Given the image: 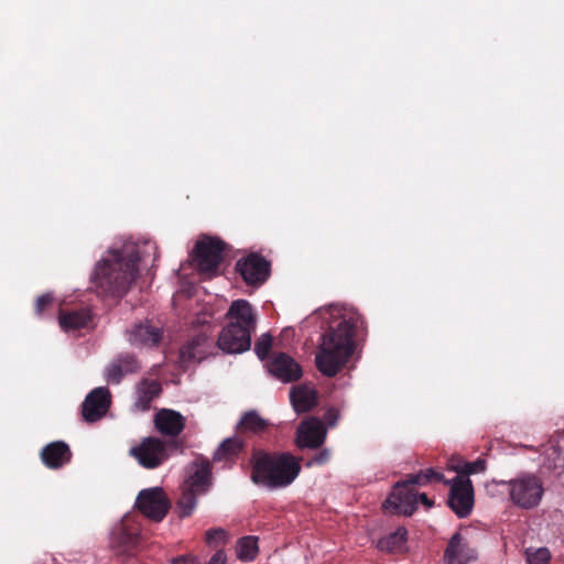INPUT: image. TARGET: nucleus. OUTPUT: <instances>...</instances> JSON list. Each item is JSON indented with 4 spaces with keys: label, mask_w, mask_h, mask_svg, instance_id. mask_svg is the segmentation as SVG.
Wrapping results in <instances>:
<instances>
[{
    "label": "nucleus",
    "mask_w": 564,
    "mask_h": 564,
    "mask_svg": "<svg viewBox=\"0 0 564 564\" xmlns=\"http://www.w3.org/2000/svg\"><path fill=\"white\" fill-rule=\"evenodd\" d=\"M323 318H339L336 326H330L321 337L315 357L317 369L326 377H335L348 362L355 351V332L360 316L352 310L330 305L317 312Z\"/></svg>",
    "instance_id": "f257e3e1"
},
{
    "label": "nucleus",
    "mask_w": 564,
    "mask_h": 564,
    "mask_svg": "<svg viewBox=\"0 0 564 564\" xmlns=\"http://www.w3.org/2000/svg\"><path fill=\"white\" fill-rule=\"evenodd\" d=\"M141 259L138 245L124 240L110 247L96 264L94 282L105 294L122 296L135 281Z\"/></svg>",
    "instance_id": "f03ea898"
},
{
    "label": "nucleus",
    "mask_w": 564,
    "mask_h": 564,
    "mask_svg": "<svg viewBox=\"0 0 564 564\" xmlns=\"http://www.w3.org/2000/svg\"><path fill=\"white\" fill-rule=\"evenodd\" d=\"M301 470L294 456L282 454H258L253 457L252 481L270 489L286 487Z\"/></svg>",
    "instance_id": "7ed1b4c3"
},
{
    "label": "nucleus",
    "mask_w": 564,
    "mask_h": 564,
    "mask_svg": "<svg viewBox=\"0 0 564 564\" xmlns=\"http://www.w3.org/2000/svg\"><path fill=\"white\" fill-rule=\"evenodd\" d=\"M508 492L510 502L517 508L532 510L536 508L544 495V484L534 473L522 471L509 480H495Z\"/></svg>",
    "instance_id": "20e7f679"
},
{
    "label": "nucleus",
    "mask_w": 564,
    "mask_h": 564,
    "mask_svg": "<svg viewBox=\"0 0 564 564\" xmlns=\"http://www.w3.org/2000/svg\"><path fill=\"white\" fill-rule=\"evenodd\" d=\"M170 443L159 437H145L137 446L129 449L139 465L148 469H154L169 458Z\"/></svg>",
    "instance_id": "39448f33"
},
{
    "label": "nucleus",
    "mask_w": 564,
    "mask_h": 564,
    "mask_svg": "<svg viewBox=\"0 0 564 564\" xmlns=\"http://www.w3.org/2000/svg\"><path fill=\"white\" fill-rule=\"evenodd\" d=\"M224 248V242L217 238L204 237L197 241L194 252L200 273L207 276L217 273Z\"/></svg>",
    "instance_id": "423d86ee"
},
{
    "label": "nucleus",
    "mask_w": 564,
    "mask_h": 564,
    "mask_svg": "<svg viewBox=\"0 0 564 564\" xmlns=\"http://www.w3.org/2000/svg\"><path fill=\"white\" fill-rule=\"evenodd\" d=\"M135 507L144 517L160 522L166 516L170 502L161 487H151L139 492Z\"/></svg>",
    "instance_id": "0eeeda50"
},
{
    "label": "nucleus",
    "mask_w": 564,
    "mask_h": 564,
    "mask_svg": "<svg viewBox=\"0 0 564 564\" xmlns=\"http://www.w3.org/2000/svg\"><path fill=\"white\" fill-rule=\"evenodd\" d=\"M140 529L133 514H126L110 531L109 543L118 554H128L139 539Z\"/></svg>",
    "instance_id": "6e6552de"
},
{
    "label": "nucleus",
    "mask_w": 564,
    "mask_h": 564,
    "mask_svg": "<svg viewBox=\"0 0 564 564\" xmlns=\"http://www.w3.org/2000/svg\"><path fill=\"white\" fill-rule=\"evenodd\" d=\"M451 486L448 505L459 518H466L474 507V488L468 477H454L446 481Z\"/></svg>",
    "instance_id": "1a4fd4ad"
},
{
    "label": "nucleus",
    "mask_w": 564,
    "mask_h": 564,
    "mask_svg": "<svg viewBox=\"0 0 564 564\" xmlns=\"http://www.w3.org/2000/svg\"><path fill=\"white\" fill-rule=\"evenodd\" d=\"M410 478L397 484L383 503V508L392 513L411 516L417 506L416 492L410 487Z\"/></svg>",
    "instance_id": "9d476101"
},
{
    "label": "nucleus",
    "mask_w": 564,
    "mask_h": 564,
    "mask_svg": "<svg viewBox=\"0 0 564 564\" xmlns=\"http://www.w3.org/2000/svg\"><path fill=\"white\" fill-rule=\"evenodd\" d=\"M236 270L248 285L263 284L270 274V263L257 253H250L236 263Z\"/></svg>",
    "instance_id": "9b49d317"
},
{
    "label": "nucleus",
    "mask_w": 564,
    "mask_h": 564,
    "mask_svg": "<svg viewBox=\"0 0 564 564\" xmlns=\"http://www.w3.org/2000/svg\"><path fill=\"white\" fill-rule=\"evenodd\" d=\"M217 345L226 354H241L251 346V333L236 328L234 325L224 327L218 336Z\"/></svg>",
    "instance_id": "f8f14e48"
},
{
    "label": "nucleus",
    "mask_w": 564,
    "mask_h": 564,
    "mask_svg": "<svg viewBox=\"0 0 564 564\" xmlns=\"http://www.w3.org/2000/svg\"><path fill=\"white\" fill-rule=\"evenodd\" d=\"M327 430L317 417L304 420L296 431V444L300 448H317L324 444Z\"/></svg>",
    "instance_id": "ddd939ff"
},
{
    "label": "nucleus",
    "mask_w": 564,
    "mask_h": 564,
    "mask_svg": "<svg viewBox=\"0 0 564 564\" xmlns=\"http://www.w3.org/2000/svg\"><path fill=\"white\" fill-rule=\"evenodd\" d=\"M226 318L227 325H234L251 334L256 330L257 314L247 300H235L226 313Z\"/></svg>",
    "instance_id": "4468645a"
},
{
    "label": "nucleus",
    "mask_w": 564,
    "mask_h": 564,
    "mask_svg": "<svg viewBox=\"0 0 564 564\" xmlns=\"http://www.w3.org/2000/svg\"><path fill=\"white\" fill-rule=\"evenodd\" d=\"M110 392L105 387L91 390L83 402V416L87 422L101 419L110 406Z\"/></svg>",
    "instance_id": "2eb2a0df"
},
{
    "label": "nucleus",
    "mask_w": 564,
    "mask_h": 564,
    "mask_svg": "<svg viewBox=\"0 0 564 564\" xmlns=\"http://www.w3.org/2000/svg\"><path fill=\"white\" fill-rule=\"evenodd\" d=\"M269 372L279 381L289 383L302 377L301 366L288 354H275L268 364Z\"/></svg>",
    "instance_id": "dca6fc26"
},
{
    "label": "nucleus",
    "mask_w": 564,
    "mask_h": 564,
    "mask_svg": "<svg viewBox=\"0 0 564 564\" xmlns=\"http://www.w3.org/2000/svg\"><path fill=\"white\" fill-rule=\"evenodd\" d=\"M477 558V552L473 549L467 539L456 532L448 541L444 553L445 564H469Z\"/></svg>",
    "instance_id": "f3484780"
},
{
    "label": "nucleus",
    "mask_w": 564,
    "mask_h": 564,
    "mask_svg": "<svg viewBox=\"0 0 564 564\" xmlns=\"http://www.w3.org/2000/svg\"><path fill=\"white\" fill-rule=\"evenodd\" d=\"M127 340L135 347H156L162 339V330L149 323H140L126 330Z\"/></svg>",
    "instance_id": "a211bd4d"
},
{
    "label": "nucleus",
    "mask_w": 564,
    "mask_h": 564,
    "mask_svg": "<svg viewBox=\"0 0 564 564\" xmlns=\"http://www.w3.org/2000/svg\"><path fill=\"white\" fill-rule=\"evenodd\" d=\"M212 481V467L208 460H196L188 467V476L185 480V487L191 490L204 494L207 491Z\"/></svg>",
    "instance_id": "6ab92c4d"
},
{
    "label": "nucleus",
    "mask_w": 564,
    "mask_h": 564,
    "mask_svg": "<svg viewBox=\"0 0 564 564\" xmlns=\"http://www.w3.org/2000/svg\"><path fill=\"white\" fill-rule=\"evenodd\" d=\"M140 369V362L133 355L124 354L113 359L105 371L108 382L119 383L123 376L137 372Z\"/></svg>",
    "instance_id": "aec40b11"
},
{
    "label": "nucleus",
    "mask_w": 564,
    "mask_h": 564,
    "mask_svg": "<svg viewBox=\"0 0 564 564\" xmlns=\"http://www.w3.org/2000/svg\"><path fill=\"white\" fill-rule=\"evenodd\" d=\"M154 423L161 434L177 436L185 427V417L177 411L161 409L155 414Z\"/></svg>",
    "instance_id": "412c9836"
},
{
    "label": "nucleus",
    "mask_w": 564,
    "mask_h": 564,
    "mask_svg": "<svg viewBox=\"0 0 564 564\" xmlns=\"http://www.w3.org/2000/svg\"><path fill=\"white\" fill-rule=\"evenodd\" d=\"M41 457L45 466L56 469L70 460L72 453L66 443L57 441L43 447Z\"/></svg>",
    "instance_id": "4be33fe9"
},
{
    "label": "nucleus",
    "mask_w": 564,
    "mask_h": 564,
    "mask_svg": "<svg viewBox=\"0 0 564 564\" xmlns=\"http://www.w3.org/2000/svg\"><path fill=\"white\" fill-rule=\"evenodd\" d=\"M212 343L206 335H198L181 349L180 358L183 364L199 362L208 356Z\"/></svg>",
    "instance_id": "5701e85b"
},
{
    "label": "nucleus",
    "mask_w": 564,
    "mask_h": 564,
    "mask_svg": "<svg viewBox=\"0 0 564 564\" xmlns=\"http://www.w3.org/2000/svg\"><path fill=\"white\" fill-rule=\"evenodd\" d=\"M290 399L295 412L304 413L316 404L317 394L312 386L302 383L291 389Z\"/></svg>",
    "instance_id": "b1692460"
},
{
    "label": "nucleus",
    "mask_w": 564,
    "mask_h": 564,
    "mask_svg": "<svg viewBox=\"0 0 564 564\" xmlns=\"http://www.w3.org/2000/svg\"><path fill=\"white\" fill-rule=\"evenodd\" d=\"M161 393V384L156 380L144 379L135 387L134 409L138 411H148L151 402Z\"/></svg>",
    "instance_id": "393cba45"
},
{
    "label": "nucleus",
    "mask_w": 564,
    "mask_h": 564,
    "mask_svg": "<svg viewBox=\"0 0 564 564\" xmlns=\"http://www.w3.org/2000/svg\"><path fill=\"white\" fill-rule=\"evenodd\" d=\"M406 535L405 528L399 527L394 532L380 539L377 543V547L381 551L400 553L406 547Z\"/></svg>",
    "instance_id": "a878e982"
},
{
    "label": "nucleus",
    "mask_w": 564,
    "mask_h": 564,
    "mask_svg": "<svg viewBox=\"0 0 564 564\" xmlns=\"http://www.w3.org/2000/svg\"><path fill=\"white\" fill-rule=\"evenodd\" d=\"M90 319L89 311L78 310L69 313H59L58 324L62 329L75 330L85 327Z\"/></svg>",
    "instance_id": "bb28decb"
},
{
    "label": "nucleus",
    "mask_w": 564,
    "mask_h": 564,
    "mask_svg": "<svg viewBox=\"0 0 564 564\" xmlns=\"http://www.w3.org/2000/svg\"><path fill=\"white\" fill-rule=\"evenodd\" d=\"M267 426L268 422L262 419L257 411L251 410L241 416L237 423L236 430L239 432L257 434L264 431Z\"/></svg>",
    "instance_id": "cd10ccee"
},
{
    "label": "nucleus",
    "mask_w": 564,
    "mask_h": 564,
    "mask_svg": "<svg viewBox=\"0 0 564 564\" xmlns=\"http://www.w3.org/2000/svg\"><path fill=\"white\" fill-rule=\"evenodd\" d=\"M564 451V436L558 440L550 441L543 447L544 464L549 467H557L561 462L562 452Z\"/></svg>",
    "instance_id": "c85d7f7f"
},
{
    "label": "nucleus",
    "mask_w": 564,
    "mask_h": 564,
    "mask_svg": "<svg viewBox=\"0 0 564 564\" xmlns=\"http://www.w3.org/2000/svg\"><path fill=\"white\" fill-rule=\"evenodd\" d=\"M243 447V442L238 436L224 440L214 453V460H221L238 454Z\"/></svg>",
    "instance_id": "c756f323"
},
{
    "label": "nucleus",
    "mask_w": 564,
    "mask_h": 564,
    "mask_svg": "<svg viewBox=\"0 0 564 564\" xmlns=\"http://www.w3.org/2000/svg\"><path fill=\"white\" fill-rule=\"evenodd\" d=\"M237 557L241 561H252L258 553V540L254 536H245L238 541Z\"/></svg>",
    "instance_id": "7c9ffc66"
},
{
    "label": "nucleus",
    "mask_w": 564,
    "mask_h": 564,
    "mask_svg": "<svg viewBox=\"0 0 564 564\" xmlns=\"http://www.w3.org/2000/svg\"><path fill=\"white\" fill-rule=\"evenodd\" d=\"M200 495L198 491L191 490L189 488H183L182 496L177 502V508L181 517H188L196 508V497Z\"/></svg>",
    "instance_id": "2f4dec72"
},
{
    "label": "nucleus",
    "mask_w": 564,
    "mask_h": 564,
    "mask_svg": "<svg viewBox=\"0 0 564 564\" xmlns=\"http://www.w3.org/2000/svg\"><path fill=\"white\" fill-rule=\"evenodd\" d=\"M452 469L457 471V477H468L469 475L484 473L486 469V460L482 458H478L475 462H462L457 465H453Z\"/></svg>",
    "instance_id": "473e14b6"
},
{
    "label": "nucleus",
    "mask_w": 564,
    "mask_h": 564,
    "mask_svg": "<svg viewBox=\"0 0 564 564\" xmlns=\"http://www.w3.org/2000/svg\"><path fill=\"white\" fill-rule=\"evenodd\" d=\"M525 557L528 564H549L551 553L546 547H529L525 550Z\"/></svg>",
    "instance_id": "72a5a7b5"
},
{
    "label": "nucleus",
    "mask_w": 564,
    "mask_h": 564,
    "mask_svg": "<svg viewBox=\"0 0 564 564\" xmlns=\"http://www.w3.org/2000/svg\"><path fill=\"white\" fill-rule=\"evenodd\" d=\"M443 481L446 484V479H444L443 474L434 470L433 468H429L425 471H421L416 475L410 477V482L412 485H424L429 481Z\"/></svg>",
    "instance_id": "f704fd0d"
},
{
    "label": "nucleus",
    "mask_w": 564,
    "mask_h": 564,
    "mask_svg": "<svg viewBox=\"0 0 564 564\" xmlns=\"http://www.w3.org/2000/svg\"><path fill=\"white\" fill-rule=\"evenodd\" d=\"M272 346V336L269 333L262 334L254 345V352L260 360L267 358L269 350Z\"/></svg>",
    "instance_id": "c9c22d12"
},
{
    "label": "nucleus",
    "mask_w": 564,
    "mask_h": 564,
    "mask_svg": "<svg viewBox=\"0 0 564 564\" xmlns=\"http://www.w3.org/2000/svg\"><path fill=\"white\" fill-rule=\"evenodd\" d=\"M227 533L221 528H214L206 532L205 540L210 546H218L226 542Z\"/></svg>",
    "instance_id": "e433bc0d"
},
{
    "label": "nucleus",
    "mask_w": 564,
    "mask_h": 564,
    "mask_svg": "<svg viewBox=\"0 0 564 564\" xmlns=\"http://www.w3.org/2000/svg\"><path fill=\"white\" fill-rule=\"evenodd\" d=\"M340 419V412L339 410L335 408H329L325 414L324 420L328 427H335Z\"/></svg>",
    "instance_id": "4c0bfd02"
},
{
    "label": "nucleus",
    "mask_w": 564,
    "mask_h": 564,
    "mask_svg": "<svg viewBox=\"0 0 564 564\" xmlns=\"http://www.w3.org/2000/svg\"><path fill=\"white\" fill-rule=\"evenodd\" d=\"M53 301V295L51 293H45L37 297L35 303V312L37 315H41L48 304Z\"/></svg>",
    "instance_id": "58836bf2"
},
{
    "label": "nucleus",
    "mask_w": 564,
    "mask_h": 564,
    "mask_svg": "<svg viewBox=\"0 0 564 564\" xmlns=\"http://www.w3.org/2000/svg\"><path fill=\"white\" fill-rule=\"evenodd\" d=\"M330 457V453L328 449H323L319 453H317L310 462H307V466L312 465H323L326 462H328Z\"/></svg>",
    "instance_id": "ea45409f"
},
{
    "label": "nucleus",
    "mask_w": 564,
    "mask_h": 564,
    "mask_svg": "<svg viewBox=\"0 0 564 564\" xmlns=\"http://www.w3.org/2000/svg\"><path fill=\"white\" fill-rule=\"evenodd\" d=\"M208 564H226V555L223 551H217L212 558L209 560Z\"/></svg>",
    "instance_id": "a19ab883"
},
{
    "label": "nucleus",
    "mask_w": 564,
    "mask_h": 564,
    "mask_svg": "<svg viewBox=\"0 0 564 564\" xmlns=\"http://www.w3.org/2000/svg\"><path fill=\"white\" fill-rule=\"evenodd\" d=\"M172 564H199L196 557H180L172 562Z\"/></svg>",
    "instance_id": "79ce46f5"
},
{
    "label": "nucleus",
    "mask_w": 564,
    "mask_h": 564,
    "mask_svg": "<svg viewBox=\"0 0 564 564\" xmlns=\"http://www.w3.org/2000/svg\"><path fill=\"white\" fill-rule=\"evenodd\" d=\"M416 497H417V503L421 502L422 505H424L427 508H431L433 506V501L425 494L416 492Z\"/></svg>",
    "instance_id": "37998d69"
},
{
    "label": "nucleus",
    "mask_w": 564,
    "mask_h": 564,
    "mask_svg": "<svg viewBox=\"0 0 564 564\" xmlns=\"http://www.w3.org/2000/svg\"><path fill=\"white\" fill-rule=\"evenodd\" d=\"M199 323L207 324V323H209V321L206 318H202V319H199Z\"/></svg>",
    "instance_id": "c03bdc74"
}]
</instances>
